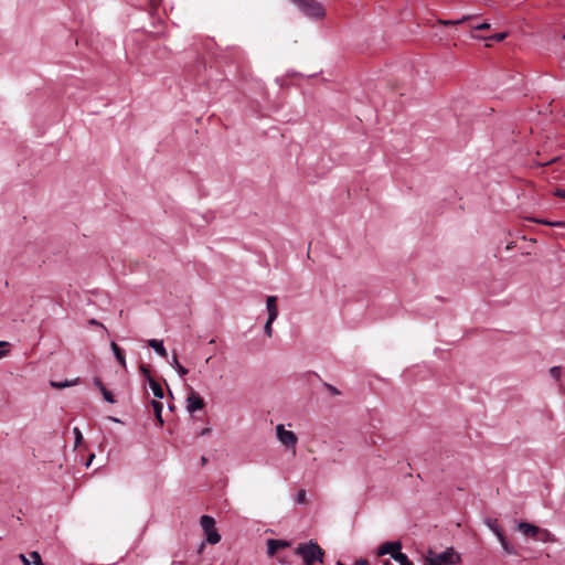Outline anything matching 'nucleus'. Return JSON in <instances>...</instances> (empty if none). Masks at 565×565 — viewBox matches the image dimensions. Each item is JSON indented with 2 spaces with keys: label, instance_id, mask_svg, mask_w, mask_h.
I'll list each match as a JSON object with an SVG mask.
<instances>
[{
  "label": "nucleus",
  "instance_id": "45",
  "mask_svg": "<svg viewBox=\"0 0 565 565\" xmlns=\"http://www.w3.org/2000/svg\"><path fill=\"white\" fill-rule=\"evenodd\" d=\"M276 82L279 83V85H282V79L281 78L277 77Z\"/></svg>",
  "mask_w": 565,
  "mask_h": 565
},
{
  "label": "nucleus",
  "instance_id": "40",
  "mask_svg": "<svg viewBox=\"0 0 565 565\" xmlns=\"http://www.w3.org/2000/svg\"><path fill=\"white\" fill-rule=\"evenodd\" d=\"M95 455L94 454H90L89 458L87 459V462L85 463V466L88 468L94 459Z\"/></svg>",
  "mask_w": 565,
  "mask_h": 565
},
{
  "label": "nucleus",
  "instance_id": "23",
  "mask_svg": "<svg viewBox=\"0 0 565 565\" xmlns=\"http://www.w3.org/2000/svg\"><path fill=\"white\" fill-rule=\"evenodd\" d=\"M30 556H31V558H32V563H33L34 565H44V563H43V561H42L41 555H40V553H39V552L33 551V552H31V553H30Z\"/></svg>",
  "mask_w": 565,
  "mask_h": 565
},
{
  "label": "nucleus",
  "instance_id": "16",
  "mask_svg": "<svg viewBox=\"0 0 565 565\" xmlns=\"http://www.w3.org/2000/svg\"><path fill=\"white\" fill-rule=\"evenodd\" d=\"M79 379H75V380H64V381H50V385L51 387L53 388H57V390H62V388H65V387H71L73 385H76L78 383Z\"/></svg>",
  "mask_w": 565,
  "mask_h": 565
},
{
  "label": "nucleus",
  "instance_id": "5",
  "mask_svg": "<svg viewBox=\"0 0 565 565\" xmlns=\"http://www.w3.org/2000/svg\"><path fill=\"white\" fill-rule=\"evenodd\" d=\"M204 399L195 391H191L186 397V411L193 414L204 407Z\"/></svg>",
  "mask_w": 565,
  "mask_h": 565
},
{
  "label": "nucleus",
  "instance_id": "12",
  "mask_svg": "<svg viewBox=\"0 0 565 565\" xmlns=\"http://www.w3.org/2000/svg\"><path fill=\"white\" fill-rule=\"evenodd\" d=\"M110 348H111V351L114 353V356L115 359L117 360V362L124 367L126 369V359H125V353H124V350L116 343V342H111L110 343Z\"/></svg>",
  "mask_w": 565,
  "mask_h": 565
},
{
  "label": "nucleus",
  "instance_id": "18",
  "mask_svg": "<svg viewBox=\"0 0 565 565\" xmlns=\"http://www.w3.org/2000/svg\"><path fill=\"white\" fill-rule=\"evenodd\" d=\"M393 559L397 562L399 565H413L408 556L401 550L397 553L393 554Z\"/></svg>",
  "mask_w": 565,
  "mask_h": 565
},
{
  "label": "nucleus",
  "instance_id": "25",
  "mask_svg": "<svg viewBox=\"0 0 565 565\" xmlns=\"http://www.w3.org/2000/svg\"><path fill=\"white\" fill-rule=\"evenodd\" d=\"M501 546L507 554L513 555L516 553L514 547L509 543V541H504V543Z\"/></svg>",
  "mask_w": 565,
  "mask_h": 565
},
{
  "label": "nucleus",
  "instance_id": "27",
  "mask_svg": "<svg viewBox=\"0 0 565 565\" xmlns=\"http://www.w3.org/2000/svg\"><path fill=\"white\" fill-rule=\"evenodd\" d=\"M271 324H273V322H269V318H267V321L264 326V332L266 333L267 337H271V334H273Z\"/></svg>",
  "mask_w": 565,
  "mask_h": 565
},
{
  "label": "nucleus",
  "instance_id": "21",
  "mask_svg": "<svg viewBox=\"0 0 565 565\" xmlns=\"http://www.w3.org/2000/svg\"><path fill=\"white\" fill-rule=\"evenodd\" d=\"M507 35L508 34L505 32H500V33L492 34L489 38H481V39L482 40H492V41H495V42H501V41H503L507 38Z\"/></svg>",
  "mask_w": 565,
  "mask_h": 565
},
{
  "label": "nucleus",
  "instance_id": "39",
  "mask_svg": "<svg viewBox=\"0 0 565 565\" xmlns=\"http://www.w3.org/2000/svg\"><path fill=\"white\" fill-rule=\"evenodd\" d=\"M211 431L209 427L203 428L201 431L198 433L199 436H205Z\"/></svg>",
  "mask_w": 565,
  "mask_h": 565
},
{
  "label": "nucleus",
  "instance_id": "26",
  "mask_svg": "<svg viewBox=\"0 0 565 565\" xmlns=\"http://www.w3.org/2000/svg\"><path fill=\"white\" fill-rule=\"evenodd\" d=\"M471 17H462L461 19H458V20H447V21H444L443 23L445 25H449V24H459V23H462L463 21L466 20H469Z\"/></svg>",
  "mask_w": 565,
  "mask_h": 565
},
{
  "label": "nucleus",
  "instance_id": "1",
  "mask_svg": "<svg viewBox=\"0 0 565 565\" xmlns=\"http://www.w3.org/2000/svg\"><path fill=\"white\" fill-rule=\"evenodd\" d=\"M295 554L301 557L303 565L324 563L326 551L315 540L299 543L295 548Z\"/></svg>",
  "mask_w": 565,
  "mask_h": 565
},
{
  "label": "nucleus",
  "instance_id": "46",
  "mask_svg": "<svg viewBox=\"0 0 565 565\" xmlns=\"http://www.w3.org/2000/svg\"><path fill=\"white\" fill-rule=\"evenodd\" d=\"M383 565H392V564L390 563V561H385V562L383 563Z\"/></svg>",
  "mask_w": 565,
  "mask_h": 565
},
{
  "label": "nucleus",
  "instance_id": "34",
  "mask_svg": "<svg viewBox=\"0 0 565 565\" xmlns=\"http://www.w3.org/2000/svg\"><path fill=\"white\" fill-rule=\"evenodd\" d=\"M497 539L499 540L501 545L504 543V541H508L507 536L504 535V532L498 533Z\"/></svg>",
  "mask_w": 565,
  "mask_h": 565
},
{
  "label": "nucleus",
  "instance_id": "32",
  "mask_svg": "<svg viewBox=\"0 0 565 565\" xmlns=\"http://www.w3.org/2000/svg\"><path fill=\"white\" fill-rule=\"evenodd\" d=\"M326 387L329 390V392L333 395H339L340 392L337 387H334L333 385L331 384H328V383H324Z\"/></svg>",
  "mask_w": 565,
  "mask_h": 565
},
{
  "label": "nucleus",
  "instance_id": "44",
  "mask_svg": "<svg viewBox=\"0 0 565 565\" xmlns=\"http://www.w3.org/2000/svg\"><path fill=\"white\" fill-rule=\"evenodd\" d=\"M206 462H207L206 457L202 456V457H201V463H202V465H205Z\"/></svg>",
  "mask_w": 565,
  "mask_h": 565
},
{
  "label": "nucleus",
  "instance_id": "20",
  "mask_svg": "<svg viewBox=\"0 0 565 565\" xmlns=\"http://www.w3.org/2000/svg\"><path fill=\"white\" fill-rule=\"evenodd\" d=\"M100 393H102V395H103L104 399H105L107 403H109V404H114V403H116V399H115L114 394H113L110 391H108L106 387H103V388L100 390Z\"/></svg>",
  "mask_w": 565,
  "mask_h": 565
},
{
  "label": "nucleus",
  "instance_id": "4",
  "mask_svg": "<svg viewBox=\"0 0 565 565\" xmlns=\"http://www.w3.org/2000/svg\"><path fill=\"white\" fill-rule=\"evenodd\" d=\"M276 436L284 446L292 448V452H296L295 447L297 445L298 437L294 431L287 430L282 424H279L276 426Z\"/></svg>",
  "mask_w": 565,
  "mask_h": 565
},
{
  "label": "nucleus",
  "instance_id": "13",
  "mask_svg": "<svg viewBox=\"0 0 565 565\" xmlns=\"http://www.w3.org/2000/svg\"><path fill=\"white\" fill-rule=\"evenodd\" d=\"M151 406H152L156 419L158 420L159 425L162 426L164 423L163 418H162L163 404L160 401L152 399Z\"/></svg>",
  "mask_w": 565,
  "mask_h": 565
},
{
  "label": "nucleus",
  "instance_id": "15",
  "mask_svg": "<svg viewBox=\"0 0 565 565\" xmlns=\"http://www.w3.org/2000/svg\"><path fill=\"white\" fill-rule=\"evenodd\" d=\"M170 365L177 371V373L183 377L188 374V369H185L182 364H180L178 360V354L174 352L172 354V360L170 361Z\"/></svg>",
  "mask_w": 565,
  "mask_h": 565
},
{
  "label": "nucleus",
  "instance_id": "11",
  "mask_svg": "<svg viewBox=\"0 0 565 565\" xmlns=\"http://www.w3.org/2000/svg\"><path fill=\"white\" fill-rule=\"evenodd\" d=\"M518 529L525 535L534 537L539 533V527L527 522H520Z\"/></svg>",
  "mask_w": 565,
  "mask_h": 565
},
{
  "label": "nucleus",
  "instance_id": "6",
  "mask_svg": "<svg viewBox=\"0 0 565 565\" xmlns=\"http://www.w3.org/2000/svg\"><path fill=\"white\" fill-rule=\"evenodd\" d=\"M399 550H402V543L399 541H386L377 547L376 554L379 556L390 554L393 557V554L397 553Z\"/></svg>",
  "mask_w": 565,
  "mask_h": 565
},
{
  "label": "nucleus",
  "instance_id": "3",
  "mask_svg": "<svg viewBox=\"0 0 565 565\" xmlns=\"http://www.w3.org/2000/svg\"><path fill=\"white\" fill-rule=\"evenodd\" d=\"M459 562L460 556L451 547L441 553H435L429 550L425 558V565H455Z\"/></svg>",
  "mask_w": 565,
  "mask_h": 565
},
{
  "label": "nucleus",
  "instance_id": "29",
  "mask_svg": "<svg viewBox=\"0 0 565 565\" xmlns=\"http://www.w3.org/2000/svg\"><path fill=\"white\" fill-rule=\"evenodd\" d=\"M533 222H535L537 224L546 225V226H551V224L553 223V221H551L548 218H539V217L533 218Z\"/></svg>",
  "mask_w": 565,
  "mask_h": 565
},
{
  "label": "nucleus",
  "instance_id": "2",
  "mask_svg": "<svg viewBox=\"0 0 565 565\" xmlns=\"http://www.w3.org/2000/svg\"><path fill=\"white\" fill-rule=\"evenodd\" d=\"M292 3L296 4L298 10L301 12L302 15L319 20L322 19L326 14V10L323 6L318 2L317 0H290Z\"/></svg>",
  "mask_w": 565,
  "mask_h": 565
},
{
  "label": "nucleus",
  "instance_id": "14",
  "mask_svg": "<svg viewBox=\"0 0 565 565\" xmlns=\"http://www.w3.org/2000/svg\"><path fill=\"white\" fill-rule=\"evenodd\" d=\"M205 540L204 542L207 544H217L221 541V534L217 532L216 527L212 530L204 531Z\"/></svg>",
  "mask_w": 565,
  "mask_h": 565
},
{
  "label": "nucleus",
  "instance_id": "43",
  "mask_svg": "<svg viewBox=\"0 0 565 565\" xmlns=\"http://www.w3.org/2000/svg\"><path fill=\"white\" fill-rule=\"evenodd\" d=\"M9 353V350H0V359L7 356Z\"/></svg>",
  "mask_w": 565,
  "mask_h": 565
},
{
  "label": "nucleus",
  "instance_id": "31",
  "mask_svg": "<svg viewBox=\"0 0 565 565\" xmlns=\"http://www.w3.org/2000/svg\"><path fill=\"white\" fill-rule=\"evenodd\" d=\"M489 28H490V23H488V22H482V23H480V24H478V25H475V26H473V30L479 31V30H487V29H489Z\"/></svg>",
  "mask_w": 565,
  "mask_h": 565
},
{
  "label": "nucleus",
  "instance_id": "8",
  "mask_svg": "<svg viewBox=\"0 0 565 565\" xmlns=\"http://www.w3.org/2000/svg\"><path fill=\"white\" fill-rule=\"evenodd\" d=\"M140 370L147 376V379L149 381V386H150L154 397L158 398V399L163 398L164 397V393H163L162 386L150 376V373L146 369V366L141 365Z\"/></svg>",
  "mask_w": 565,
  "mask_h": 565
},
{
  "label": "nucleus",
  "instance_id": "17",
  "mask_svg": "<svg viewBox=\"0 0 565 565\" xmlns=\"http://www.w3.org/2000/svg\"><path fill=\"white\" fill-rule=\"evenodd\" d=\"M200 524L203 531L212 530L215 527V520L211 515L203 514L200 519Z\"/></svg>",
  "mask_w": 565,
  "mask_h": 565
},
{
  "label": "nucleus",
  "instance_id": "22",
  "mask_svg": "<svg viewBox=\"0 0 565 565\" xmlns=\"http://www.w3.org/2000/svg\"><path fill=\"white\" fill-rule=\"evenodd\" d=\"M562 374V367L561 366H552L550 369V375L555 381H559Z\"/></svg>",
  "mask_w": 565,
  "mask_h": 565
},
{
  "label": "nucleus",
  "instance_id": "30",
  "mask_svg": "<svg viewBox=\"0 0 565 565\" xmlns=\"http://www.w3.org/2000/svg\"><path fill=\"white\" fill-rule=\"evenodd\" d=\"M93 384H94V386H95V387H97L99 391H100L103 387H105V385H104L103 381H102L98 376H95V377L93 379Z\"/></svg>",
  "mask_w": 565,
  "mask_h": 565
},
{
  "label": "nucleus",
  "instance_id": "24",
  "mask_svg": "<svg viewBox=\"0 0 565 565\" xmlns=\"http://www.w3.org/2000/svg\"><path fill=\"white\" fill-rule=\"evenodd\" d=\"M73 434H74V437H75V446L81 445L82 441H83V434H82L81 429L78 427H74L73 428Z\"/></svg>",
  "mask_w": 565,
  "mask_h": 565
},
{
  "label": "nucleus",
  "instance_id": "28",
  "mask_svg": "<svg viewBox=\"0 0 565 565\" xmlns=\"http://www.w3.org/2000/svg\"><path fill=\"white\" fill-rule=\"evenodd\" d=\"M296 501L298 503H305L306 502V491L305 490H299L297 495H296Z\"/></svg>",
  "mask_w": 565,
  "mask_h": 565
},
{
  "label": "nucleus",
  "instance_id": "19",
  "mask_svg": "<svg viewBox=\"0 0 565 565\" xmlns=\"http://www.w3.org/2000/svg\"><path fill=\"white\" fill-rule=\"evenodd\" d=\"M487 525L495 534V536L498 535V533L503 532L500 525L498 524L497 520H487Z\"/></svg>",
  "mask_w": 565,
  "mask_h": 565
},
{
  "label": "nucleus",
  "instance_id": "10",
  "mask_svg": "<svg viewBox=\"0 0 565 565\" xmlns=\"http://www.w3.org/2000/svg\"><path fill=\"white\" fill-rule=\"evenodd\" d=\"M148 345L158 354L160 355L161 358H167L168 356V352H167V349L164 348L163 345V341L162 340H158V339H151V340H148Z\"/></svg>",
  "mask_w": 565,
  "mask_h": 565
},
{
  "label": "nucleus",
  "instance_id": "36",
  "mask_svg": "<svg viewBox=\"0 0 565 565\" xmlns=\"http://www.w3.org/2000/svg\"><path fill=\"white\" fill-rule=\"evenodd\" d=\"M19 558L23 563V565H31L30 561L26 558L24 554H20Z\"/></svg>",
  "mask_w": 565,
  "mask_h": 565
},
{
  "label": "nucleus",
  "instance_id": "35",
  "mask_svg": "<svg viewBox=\"0 0 565 565\" xmlns=\"http://www.w3.org/2000/svg\"><path fill=\"white\" fill-rule=\"evenodd\" d=\"M554 194L558 198L565 199V189H557Z\"/></svg>",
  "mask_w": 565,
  "mask_h": 565
},
{
  "label": "nucleus",
  "instance_id": "33",
  "mask_svg": "<svg viewBox=\"0 0 565 565\" xmlns=\"http://www.w3.org/2000/svg\"><path fill=\"white\" fill-rule=\"evenodd\" d=\"M551 227L565 228V221H553Z\"/></svg>",
  "mask_w": 565,
  "mask_h": 565
},
{
  "label": "nucleus",
  "instance_id": "7",
  "mask_svg": "<svg viewBox=\"0 0 565 565\" xmlns=\"http://www.w3.org/2000/svg\"><path fill=\"white\" fill-rule=\"evenodd\" d=\"M267 555L273 557L279 550L290 546V542L286 540L268 539L266 542Z\"/></svg>",
  "mask_w": 565,
  "mask_h": 565
},
{
  "label": "nucleus",
  "instance_id": "9",
  "mask_svg": "<svg viewBox=\"0 0 565 565\" xmlns=\"http://www.w3.org/2000/svg\"><path fill=\"white\" fill-rule=\"evenodd\" d=\"M266 309L268 312L269 322H274L278 316L277 297L276 296L267 297Z\"/></svg>",
  "mask_w": 565,
  "mask_h": 565
},
{
  "label": "nucleus",
  "instance_id": "48",
  "mask_svg": "<svg viewBox=\"0 0 565 565\" xmlns=\"http://www.w3.org/2000/svg\"><path fill=\"white\" fill-rule=\"evenodd\" d=\"M563 39H565V34L563 35Z\"/></svg>",
  "mask_w": 565,
  "mask_h": 565
},
{
  "label": "nucleus",
  "instance_id": "37",
  "mask_svg": "<svg viewBox=\"0 0 565 565\" xmlns=\"http://www.w3.org/2000/svg\"><path fill=\"white\" fill-rule=\"evenodd\" d=\"M354 565H369V562L365 558H359L354 562Z\"/></svg>",
  "mask_w": 565,
  "mask_h": 565
},
{
  "label": "nucleus",
  "instance_id": "47",
  "mask_svg": "<svg viewBox=\"0 0 565 565\" xmlns=\"http://www.w3.org/2000/svg\"><path fill=\"white\" fill-rule=\"evenodd\" d=\"M335 565H345V564H343L342 562L339 561V562H337Z\"/></svg>",
  "mask_w": 565,
  "mask_h": 565
},
{
  "label": "nucleus",
  "instance_id": "41",
  "mask_svg": "<svg viewBox=\"0 0 565 565\" xmlns=\"http://www.w3.org/2000/svg\"><path fill=\"white\" fill-rule=\"evenodd\" d=\"M89 323H90V324H94V326H100V327L105 328V327H104L100 322H98L96 319H92V320H89Z\"/></svg>",
  "mask_w": 565,
  "mask_h": 565
},
{
  "label": "nucleus",
  "instance_id": "38",
  "mask_svg": "<svg viewBox=\"0 0 565 565\" xmlns=\"http://www.w3.org/2000/svg\"><path fill=\"white\" fill-rule=\"evenodd\" d=\"M205 544H206V543H205L204 541H202V542L199 544L198 550H196V553H198V554H202V552H203V550H204V547H205Z\"/></svg>",
  "mask_w": 565,
  "mask_h": 565
},
{
  "label": "nucleus",
  "instance_id": "42",
  "mask_svg": "<svg viewBox=\"0 0 565 565\" xmlns=\"http://www.w3.org/2000/svg\"><path fill=\"white\" fill-rule=\"evenodd\" d=\"M8 347H9V342L0 341V350H4L3 348H8Z\"/></svg>",
  "mask_w": 565,
  "mask_h": 565
}]
</instances>
